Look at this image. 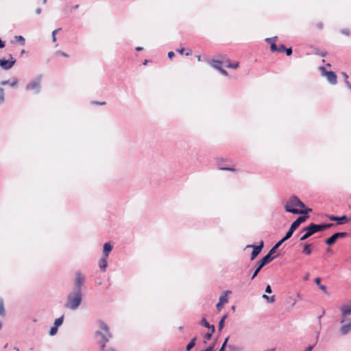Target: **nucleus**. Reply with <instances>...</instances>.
I'll use <instances>...</instances> for the list:
<instances>
[{
    "label": "nucleus",
    "instance_id": "8",
    "mask_svg": "<svg viewBox=\"0 0 351 351\" xmlns=\"http://www.w3.org/2000/svg\"><path fill=\"white\" fill-rule=\"evenodd\" d=\"M263 247H264V242L263 241H261V242L259 243V245H258L252 244V245H248L246 246L247 248L250 247V248L253 249V250L251 253V255H250L251 261L254 260L257 257V256L261 253Z\"/></svg>",
    "mask_w": 351,
    "mask_h": 351
},
{
    "label": "nucleus",
    "instance_id": "54",
    "mask_svg": "<svg viewBox=\"0 0 351 351\" xmlns=\"http://www.w3.org/2000/svg\"><path fill=\"white\" fill-rule=\"evenodd\" d=\"M5 47V42L0 38V49Z\"/></svg>",
    "mask_w": 351,
    "mask_h": 351
},
{
    "label": "nucleus",
    "instance_id": "6",
    "mask_svg": "<svg viewBox=\"0 0 351 351\" xmlns=\"http://www.w3.org/2000/svg\"><path fill=\"white\" fill-rule=\"evenodd\" d=\"M270 262L271 259L269 258V256H263L260 261H258L256 263V268L251 277V280L254 279L257 276L258 274L260 272L261 269Z\"/></svg>",
    "mask_w": 351,
    "mask_h": 351
},
{
    "label": "nucleus",
    "instance_id": "31",
    "mask_svg": "<svg viewBox=\"0 0 351 351\" xmlns=\"http://www.w3.org/2000/svg\"><path fill=\"white\" fill-rule=\"evenodd\" d=\"M263 298L264 299H266V300H267L269 302H270V303H272V302H274L275 301V296H274V295H272V296H268V295H267L264 294V295H263Z\"/></svg>",
    "mask_w": 351,
    "mask_h": 351
},
{
    "label": "nucleus",
    "instance_id": "58",
    "mask_svg": "<svg viewBox=\"0 0 351 351\" xmlns=\"http://www.w3.org/2000/svg\"><path fill=\"white\" fill-rule=\"evenodd\" d=\"M317 27H318L319 29H322V27H323V23H318L317 24Z\"/></svg>",
    "mask_w": 351,
    "mask_h": 351
},
{
    "label": "nucleus",
    "instance_id": "11",
    "mask_svg": "<svg viewBox=\"0 0 351 351\" xmlns=\"http://www.w3.org/2000/svg\"><path fill=\"white\" fill-rule=\"evenodd\" d=\"M15 62L16 60L10 55L8 60L0 59V67L3 70H9L14 65Z\"/></svg>",
    "mask_w": 351,
    "mask_h": 351
},
{
    "label": "nucleus",
    "instance_id": "52",
    "mask_svg": "<svg viewBox=\"0 0 351 351\" xmlns=\"http://www.w3.org/2000/svg\"><path fill=\"white\" fill-rule=\"evenodd\" d=\"M345 84H346L347 87L351 90V84L350 83V82L346 80Z\"/></svg>",
    "mask_w": 351,
    "mask_h": 351
},
{
    "label": "nucleus",
    "instance_id": "43",
    "mask_svg": "<svg viewBox=\"0 0 351 351\" xmlns=\"http://www.w3.org/2000/svg\"><path fill=\"white\" fill-rule=\"evenodd\" d=\"M56 54L60 55L63 57H66V58H67L69 56L66 53H64L63 51H57Z\"/></svg>",
    "mask_w": 351,
    "mask_h": 351
},
{
    "label": "nucleus",
    "instance_id": "48",
    "mask_svg": "<svg viewBox=\"0 0 351 351\" xmlns=\"http://www.w3.org/2000/svg\"><path fill=\"white\" fill-rule=\"evenodd\" d=\"M219 169L221 170H226V171H234V168H231V167H220Z\"/></svg>",
    "mask_w": 351,
    "mask_h": 351
},
{
    "label": "nucleus",
    "instance_id": "5",
    "mask_svg": "<svg viewBox=\"0 0 351 351\" xmlns=\"http://www.w3.org/2000/svg\"><path fill=\"white\" fill-rule=\"evenodd\" d=\"M308 218V215H301L298 217L291 224L288 230V231L286 232L287 237H289L290 238L292 237L294 231L299 227V226L304 222L306 219Z\"/></svg>",
    "mask_w": 351,
    "mask_h": 351
},
{
    "label": "nucleus",
    "instance_id": "51",
    "mask_svg": "<svg viewBox=\"0 0 351 351\" xmlns=\"http://www.w3.org/2000/svg\"><path fill=\"white\" fill-rule=\"evenodd\" d=\"M329 219L332 221H337V216H335V215H330L329 217Z\"/></svg>",
    "mask_w": 351,
    "mask_h": 351
},
{
    "label": "nucleus",
    "instance_id": "34",
    "mask_svg": "<svg viewBox=\"0 0 351 351\" xmlns=\"http://www.w3.org/2000/svg\"><path fill=\"white\" fill-rule=\"evenodd\" d=\"M57 332H58V328L56 326H53L51 328L49 333L51 336H53L57 333Z\"/></svg>",
    "mask_w": 351,
    "mask_h": 351
},
{
    "label": "nucleus",
    "instance_id": "64",
    "mask_svg": "<svg viewBox=\"0 0 351 351\" xmlns=\"http://www.w3.org/2000/svg\"><path fill=\"white\" fill-rule=\"evenodd\" d=\"M142 49H143V48H142V47H136V51H141Z\"/></svg>",
    "mask_w": 351,
    "mask_h": 351
},
{
    "label": "nucleus",
    "instance_id": "25",
    "mask_svg": "<svg viewBox=\"0 0 351 351\" xmlns=\"http://www.w3.org/2000/svg\"><path fill=\"white\" fill-rule=\"evenodd\" d=\"M221 64H222V62H221V61H220V60H213L212 61L211 65H212V66H213V67H214L215 69H216L219 70V69L221 67Z\"/></svg>",
    "mask_w": 351,
    "mask_h": 351
},
{
    "label": "nucleus",
    "instance_id": "21",
    "mask_svg": "<svg viewBox=\"0 0 351 351\" xmlns=\"http://www.w3.org/2000/svg\"><path fill=\"white\" fill-rule=\"evenodd\" d=\"M349 222V217L346 215L337 216V223L338 224H344L346 223Z\"/></svg>",
    "mask_w": 351,
    "mask_h": 351
},
{
    "label": "nucleus",
    "instance_id": "19",
    "mask_svg": "<svg viewBox=\"0 0 351 351\" xmlns=\"http://www.w3.org/2000/svg\"><path fill=\"white\" fill-rule=\"evenodd\" d=\"M228 293H231L230 291H226L223 293V294L219 297V302L222 303L223 304L224 303H227L228 301V299L227 298V295Z\"/></svg>",
    "mask_w": 351,
    "mask_h": 351
},
{
    "label": "nucleus",
    "instance_id": "55",
    "mask_svg": "<svg viewBox=\"0 0 351 351\" xmlns=\"http://www.w3.org/2000/svg\"><path fill=\"white\" fill-rule=\"evenodd\" d=\"M35 12L36 14H40L42 12V9L40 8H38L36 9Z\"/></svg>",
    "mask_w": 351,
    "mask_h": 351
},
{
    "label": "nucleus",
    "instance_id": "18",
    "mask_svg": "<svg viewBox=\"0 0 351 351\" xmlns=\"http://www.w3.org/2000/svg\"><path fill=\"white\" fill-rule=\"evenodd\" d=\"M278 248V247L274 245L265 256H269L271 262L276 256H278V254L272 256L276 252Z\"/></svg>",
    "mask_w": 351,
    "mask_h": 351
},
{
    "label": "nucleus",
    "instance_id": "23",
    "mask_svg": "<svg viewBox=\"0 0 351 351\" xmlns=\"http://www.w3.org/2000/svg\"><path fill=\"white\" fill-rule=\"evenodd\" d=\"M18 83V80L16 78H14L13 82L11 83L10 82V80H3L1 82V85L4 86L7 84H10V86L14 87Z\"/></svg>",
    "mask_w": 351,
    "mask_h": 351
},
{
    "label": "nucleus",
    "instance_id": "36",
    "mask_svg": "<svg viewBox=\"0 0 351 351\" xmlns=\"http://www.w3.org/2000/svg\"><path fill=\"white\" fill-rule=\"evenodd\" d=\"M270 49L272 52L278 51V46L275 44V43H271Z\"/></svg>",
    "mask_w": 351,
    "mask_h": 351
},
{
    "label": "nucleus",
    "instance_id": "49",
    "mask_svg": "<svg viewBox=\"0 0 351 351\" xmlns=\"http://www.w3.org/2000/svg\"><path fill=\"white\" fill-rule=\"evenodd\" d=\"M223 304L222 303H221L220 302H219L217 304L216 307H217V308L219 311H220V310H221V308L223 307Z\"/></svg>",
    "mask_w": 351,
    "mask_h": 351
},
{
    "label": "nucleus",
    "instance_id": "46",
    "mask_svg": "<svg viewBox=\"0 0 351 351\" xmlns=\"http://www.w3.org/2000/svg\"><path fill=\"white\" fill-rule=\"evenodd\" d=\"M265 292L267 293H271L272 292L271 288L270 285H267L265 288Z\"/></svg>",
    "mask_w": 351,
    "mask_h": 351
},
{
    "label": "nucleus",
    "instance_id": "53",
    "mask_svg": "<svg viewBox=\"0 0 351 351\" xmlns=\"http://www.w3.org/2000/svg\"><path fill=\"white\" fill-rule=\"evenodd\" d=\"M175 56V53L173 51H169L168 53V57L171 59Z\"/></svg>",
    "mask_w": 351,
    "mask_h": 351
},
{
    "label": "nucleus",
    "instance_id": "14",
    "mask_svg": "<svg viewBox=\"0 0 351 351\" xmlns=\"http://www.w3.org/2000/svg\"><path fill=\"white\" fill-rule=\"evenodd\" d=\"M112 245L110 243H106L104 245L102 256L108 257L110 252L112 250Z\"/></svg>",
    "mask_w": 351,
    "mask_h": 351
},
{
    "label": "nucleus",
    "instance_id": "61",
    "mask_svg": "<svg viewBox=\"0 0 351 351\" xmlns=\"http://www.w3.org/2000/svg\"><path fill=\"white\" fill-rule=\"evenodd\" d=\"M0 95H4V89L0 87Z\"/></svg>",
    "mask_w": 351,
    "mask_h": 351
},
{
    "label": "nucleus",
    "instance_id": "40",
    "mask_svg": "<svg viewBox=\"0 0 351 351\" xmlns=\"http://www.w3.org/2000/svg\"><path fill=\"white\" fill-rule=\"evenodd\" d=\"M285 52L286 53L287 56H289L292 54L293 51H292V49L290 47V48H286V49L285 50Z\"/></svg>",
    "mask_w": 351,
    "mask_h": 351
},
{
    "label": "nucleus",
    "instance_id": "47",
    "mask_svg": "<svg viewBox=\"0 0 351 351\" xmlns=\"http://www.w3.org/2000/svg\"><path fill=\"white\" fill-rule=\"evenodd\" d=\"M202 351H215L214 350V344L212 346H208L206 349Z\"/></svg>",
    "mask_w": 351,
    "mask_h": 351
},
{
    "label": "nucleus",
    "instance_id": "13",
    "mask_svg": "<svg viewBox=\"0 0 351 351\" xmlns=\"http://www.w3.org/2000/svg\"><path fill=\"white\" fill-rule=\"evenodd\" d=\"M339 332L341 335H346L351 332V320L349 323L343 325L339 330Z\"/></svg>",
    "mask_w": 351,
    "mask_h": 351
},
{
    "label": "nucleus",
    "instance_id": "60",
    "mask_svg": "<svg viewBox=\"0 0 351 351\" xmlns=\"http://www.w3.org/2000/svg\"><path fill=\"white\" fill-rule=\"evenodd\" d=\"M184 51V48H183V47H182V48H181V49H178V50H177V51H178V53H181V54H182V53H183Z\"/></svg>",
    "mask_w": 351,
    "mask_h": 351
},
{
    "label": "nucleus",
    "instance_id": "50",
    "mask_svg": "<svg viewBox=\"0 0 351 351\" xmlns=\"http://www.w3.org/2000/svg\"><path fill=\"white\" fill-rule=\"evenodd\" d=\"M313 348L314 345H310L308 347H306L304 351H311Z\"/></svg>",
    "mask_w": 351,
    "mask_h": 351
},
{
    "label": "nucleus",
    "instance_id": "56",
    "mask_svg": "<svg viewBox=\"0 0 351 351\" xmlns=\"http://www.w3.org/2000/svg\"><path fill=\"white\" fill-rule=\"evenodd\" d=\"M209 328L211 330L210 332H212V333H214V332H215V326H214V325H210V327Z\"/></svg>",
    "mask_w": 351,
    "mask_h": 351
},
{
    "label": "nucleus",
    "instance_id": "28",
    "mask_svg": "<svg viewBox=\"0 0 351 351\" xmlns=\"http://www.w3.org/2000/svg\"><path fill=\"white\" fill-rule=\"evenodd\" d=\"M290 237L288 236L287 237V234L285 235L280 240L278 241L275 245L279 247L285 241H286L287 239H289Z\"/></svg>",
    "mask_w": 351,
    "mask_h": 351
},
{
    "label": "nucleus",
    "instance_id": "37",
    "mask_svg": "<svg viewBox=\"0 0 351 351\" xmlns=\"http://www.w3.org/2000/svg\"><path fill=\"white\" fill-rule=\"evenodd\" d=\"M285 49H286V47L282 44L278 46V52H279V53L285 52Z\"/></svg>",
    "mask_w": 351,
    "mask_h": 351
},
{
    "label": "nucleus",
    "instance_id": "42",
    "mask_svg": "<svg viewBox=\"0 0 351 351\" xmlns=\"http://www.w3.org/2000/svg\"><path fill=\"white\" fill-rule=\"evenodd\" d=\"M91 103L93 104L99 105V106H103V105H105L106 104V101H92Z\"/></svg>",
    "mask_w": 351,
    "mask_h": 351
},
{
    "label": "nucleus",
    "instance_id": "29",
    "mask_svg": "<svg viewBox=\"0 0 351 351\" xmlns=\"http://www.w3.org/2000/svg\"><path fill=\"white\" fill-rule=\"evenodd\" d=\"M337 240L339 239H343L346 238L348 236V233L346 232H336L335 233Z\"/></svg>",
    "mask_w": 351,
    "mask_h": 351
},
{
    "label": "nucleus",
    "instance_id": "41",
    "mask_svg": "<svg viewBox=\"0 0 351 351\" xmlns=\"http://www.w3.org/2000/svg\"><path fill=\"white\" fill-rule=\"evenodd\" d=\"M213 333L210 332H207L205 335H204V338L206 339V340H210L212 337V335H213Z\"/></svg>",
    "mask_w": 351,
    "mask_h": 351
},
{
    "label": "nucleus",
    "instance_id": "39",
    "mask_svg": "<svg viewBox=\"0 0 351 351\" xmlns=\"http://www.w3.org/2000/svg\"><path fill=\"white\" fill-rule=\"evenodd\" d=\"M60 29H61L59 28V29H55V30L53 31V32H52V40H53V42H55L56 40V33L58 31H60Z\"/></svg>",
    "mask_w": 351,
    "mask_h": 351
},
{
    "label": "nucleus",
    "instance_id": "24",
    "mask_svg": "<svg viewBox=\"0 0 351 351\" xmlns=\"http://www.w3.org/2000/svg\"><path fill=\"white\" fill-rule=\"evenodd\" d=\"M63 321H64V315H62L59 318L55 319L53 326L58 328L59 326H60L62 324Z\"/></svg>",
    "mask_w": 351,
    "mask_h": 351
},
{
    "label": "nucleus",
    "instance_id": "17",
    "mask_svg": "<svg viewBox=\"0 0 351 351\" xmlns=\"http://www.w3.org/2000/svg\"><path fill=\"white\" fill-rule=\"evenodd\" d=\"M337 241V237H336L335 234H333L329 238L326 239L324 243L326 245L331 246L333 244H335Z\"/></svg>",
    "mask_w": 351,
    "mask_h": 351
},
{
    "label": "nucleus",
    "instance_id": "3",
    "mask_svg": "<svg viewBox=\"0 0 351 351\" xmlns=\"http://www.w3.org/2000/svg\"><path fill=\"white\" fill-rule=\"evenodd\" d=\"M334 226V223H332L319 224L311 223L301 230V232H304L305 233L300 238V241H304L314 234L323 232L326 229L333 227Z\"/></svg>",
    "mask_w": 351,
    "mask_h": 351
},
{
    "label": "nucleus",
    "instance_id": "33",
    "mask_svg": "<svg viewBox=\"0 0 351 351\" xmlns=\"http://www.w3.org/2000/svg\"><path fill=\"white\" fill-rule=\"evenodd\" d=\"M239 62H236L233 64H231L229 61H228V64L226 65L227 67L228 68H232V69H237L239 67Z\"/></svg>",
    "mask_w": 351,
    "mask_h": 351
},
{
    "label": "nucleus",
    "instance_id": "9",
    "mask_svg": "<svg viewBox=\"0 0 351 351\" xmlns=\"http://www.w3.org/2000/svg\"><path fill=\"white\" fill-rule=\"evenodd\" d=\"M85 281V278L80 272L75 274V278L74 282V291L82 292V287Z\"/></svg>",
    "mask_w": 351,
    "mask_h": 351
},
{
    "label": "nucleus",
    "instance_id": "57",
    "mask_svg": "<svg viewBox=\"0 0 351 351\" xmlns=\"http://www.w3.org/2000/svg\"><path fill=\"white\" fill-rule=\"evenodd\" d=\"M4 101V95H0V104H3Z\"/></svg>",
    "mask_w": 351,
    "mask_h": 351
},
{
    "label": "nucleus",
    "instance_id": "45",
    "mask_svg": "<svg viewBox=\"0 0 351 351\" xmlns=\"http://www.w3.org/2000/svg\"><path fill=\"white\" fill-rule=\"evenodd\" d=\"M228 339H229V337H226L223 341V343H222V346L221 348H223L226 349V347L227 346V343H228Z\"/></svg>",
    "mask_w": 351,
    "mask_h": 351
},
{
    "label": "nucleus",
    "instance_id": "7",
    "mask_svg": "<svg viewBox=\"0 0 351 351\" xmlns=\"http://www.w3.org/2000/svg\"><path fill=\"white\" fill-rule=\"evenodd\" d=\"M40 81L41 76H38L35 80L28 83L25 86L26 90H34V93H38L40 90Z\"/></svg>",
    "mask_w": 351,
    "mask_h": 351
},
{
    "label": "nucleus",
    "instance_id": "38",
    "mask_svg": "<svg viewBox=\"0 0 351 351\" xmlns=\"http://www.w3.org/2000/svg\"><path fill=\"white\" fill-rule=\"evenodd\" d=\"M276 38H277V36H274V37H272V38H267L265 39V41L267 43H270V45H271V43H274V41L276 40Z\"/></svg>",
    "mask_w": 351,
    "mask_h": 351
},
{
    "label": "nucleus",
    "instance_id": "26",
    "mask_svg": "<svg viewBox=\"0 0 351 351\" xmlns=\"http://www.w3.org/2000/svg\"><path fill=\"white\" fill-rule=\"evenodd\" d=\"M228 315H225L222 317V318L220 319L219 322V331L220 332L223 328L224 327V322L226 319L227 318Z\"/></svg>",
    "mask_w": 351,
    "mask_h": 351
},
{
    "label": "nucleus",
    "instance_id": "20",
    "mask_svg": "<svg viewBox=\"0 0 351 351\" xmlns=\"http://www.w3.org/2000/svg\"><path fill=\"white\" fill-rule=\"evenodd\" d=\"M321 278H316L315 279V284L319 286V288L322 290L324 293H328L327 292V288L325 285H323L321 284Z\"/></svg>",
    "mask_w": 351,
    "mask_h": 351
},
{
    "label": "nucleus",
    "instance_id": "12",
    "mask_svg": "<svg viewBox=\"0 0 351 351\" xmlns=\"http://www.w3.org/2000/svg\"><path fill=\"white\" fill-rule=\"evenodd\" d=\"M301 245H302L303 249L302 250V253L306 256H309L312 254V248H313V244L308 243L307 242L302 243Z\"/></svg>",
    "mask_w": 351,
    "mask_h": 351
},
{
    "label": "nucleus",
    "instance_id": "35",
    "mask_svg": "<svg viewBox=\"0 0 351 351\" xmlns=\"http://www.w3.org/2000/svg\"><path fill=\"white\" fill-rule=\"evenodd\" d=\"M315 53L316 55H318V56H321V57H325L326 56V54H327L326 51H319V50H316L315 51Z\"/></svg>",
    "mask_w": 351,
    "mask_h": 351
},
{
    "label": "nucleus",
    "instance_id": "16",
    "mask_svg": "<svg viewBox=\"0 0 351 351\" xmlns=\"http://www.w3.org/2000/svg\"><path fill=\"white\" fill-rule=\"evenodd\" d=\"M341 311L343 316L351 315V304L342 306L341 307Z\"/></svg>",
    "mask_w": 351,
    "mask_h": 351
},
{
    "label": "nucleus",
    "instance_id": "15",
    "mask_svg": "<svg viewBox=\"0 0 351 351\" xmlns=\"http://www.w3.org/2000/svg\"><path fill=\"white\" fill-rule=\"evenodd\" d=\"M108 257L102 256L99 261V267L102 271H105L108 266Z\"/></svg>",
    "mask_w": 351,
    "mask_h": 351
},
{
    "label": "nucleus",
    "instance_id": "59",
    "mask_svg": "<svg viewBox=\"0 0 351 351\" xmlns=\"http://www.w3.org/2000/svg\"><path fill=\"white\" fill-rule=\"evenodd\" d=\"M341 32L344 34H346V35H348L349 34V31L348 29H343L341 31Z\"/></svg>",
    "mask_w": 351,
    "mask_h": 351
},
{
    "label": "nucleus",
    "instance_id": "4",
    "mask_svg": "<svg viewBox=\"0 0 351 351\" xmlns=\"http://www.w3.org/2000/svg\"><path fill=\"white\" fill-rule=\"evenodd\" d=\"M82 300V293L73 291V292L69 293L67 296L65 307L71 310H76L80 305Z\"/></svg>",
    "mask_w": 351,
    "mask_h": 351
},
{
    "label": "nucleus",
    "instance_id": "27",
    "mask_svg": "<svg viewBox=\"0 0 351 351\" xmlns=\"http://www.w3.org/2000/svg\"><path fill=\"white\" fill-rule=\"evenodd\" d=\"M14 39L16 41L19 42L21 45H24L25 43V40L22 36H15Z\"/></svg>",
    "mask_w": 351,
    "mask_h": 351
},
{
    "label": "nucleus",
    "instance_id": "44",
    "mask_svg": "<svg viewBox=\"0 0 351 351\" xmlns=\"http://www.w3.org/2000/svg\"><path fill=\"white\" fill-rule=\"evenodd\" d=\"M221 74H223V75L225 76H227L228 75V72L223 69V68H220L219 70H218Z\"/></svg>",
    "mask_w": 351,
    "mask_h": 351
},
{
    "label": "nucleus",
    "instance_id": "63",
    "mask_svg": "<svg viewBox=\"0 0 351 351\" xmlns=\"http://www.w3.org/2000/svg\"><path fill=\"white\" fill-rule=\"evenodd\" d=\"M191 54H192V52H191V50H190L189 51L186 52L185 55L186 56H191Z\"/></svg>",
    "mask_w": 351,
    "mask_h": 351
},
{
    "label": "nucleus",
    "instance_id": "30",
    "mask_svg": "<svg viewBox=\"0 0 351 351\" xmlns=\"http://www.w3.org/2000/svg\"><path fill=\"white\" fill-rule=\"evenodd\" d=\"M5 308L3 306V299L0 298V315H5Z\"/></svg>",
    "mask_w": 351,
    "mask_h": 351
},
{
    "label": "nucleus",
    "instance_id": "22",
    "mask_svg": "<svg viewBox=\"0 0 351 351\" xmlns=\"http://www.w3.org/2000/svg\"><path fill=\"white\" fill-rule=\"evenodd\" d=\"M197 337H193L191 341L186 345V350L190 351L193 348L195 347L196 343Z\"/></svg>",
    "mask_w": 351,
    "mask_h": 351
},
{
    "label": "nucleus",
    "instance_id": "32",
    "mask_svg": "<svg viewBox=\"0 0 351 351\" xmlns=\"http://www.w3.org/2000/svg\"><path fill=\"white\" fill-rule=\"evenodd\" d=\"M201 325L204 326L205 328H210V324L207 322L205 318H202L200 322Z\"/></svg>",
    "mask_w": 351,
    "mask_h": 351
},
{
    "label": "nucleus",
    "instance_id": "10",
    "mask_svg": "<svg viewBox=\"0 0 351 351\" xmlns=\"http://www.w3.org/2000/svg\"><path fill=\"white\" fill-rule=\"evenodd\" d=\"M322 75L326 76L328 82L331 84H336L337 82V75L333 71H327L324 66L320 67Z\"/></svg>",
    "mask_w": 351,
    "mask_h": 351
},
{
    "label": "nucleus",
    "instance_id": "62",
    "mask_svg": "<svg viewBox=\"0 0 351 351\" xmlns=\"http://www.w3.org/2000/svg\"><path fill=\"white\" fill-rule=\"evenodd\" d=\"M343 77L345 78V80H348V75H347V73H343Z\"/></svg>",
    "mask_w": 351,
    "mask_h": 351
},
{
    "label": "nucleus",
    "instance_id": "2",
    "mask_svg": "<svg viewBox=\"0 0 351 351\" xmlns=\"http://www.w3.org/2000/svg\"><path fill=\"white\" fill-rule=\"evenodd\" d=\"M294 207L304 208L305 204L298 197L293 195L285 206V209L287 212L295 215L300 214L302 215H307L308 213L312 211L311 208H305L302 210L295 208Z\"/></svg>",
    "mask_w": 351,
    "mask_h": 351
},
{
    "label": "nucleus",
    "instance_id": "1",
    "mask_svg": "<svg viewBox=\"0 0 351 351\" xmlns=\"http://www.w3.org/2000/svg\"><path fill=\"white\" fill-rule=\"evenodd\" d=\"M98 324L99 329L95 332V338L101 350H104L106 344L112 338V335L110 331L109 326L106 323L101 320H99Z\"/></svg>",
    "mask_w": 351,
    "mask_h": 351
}]
</instances>
